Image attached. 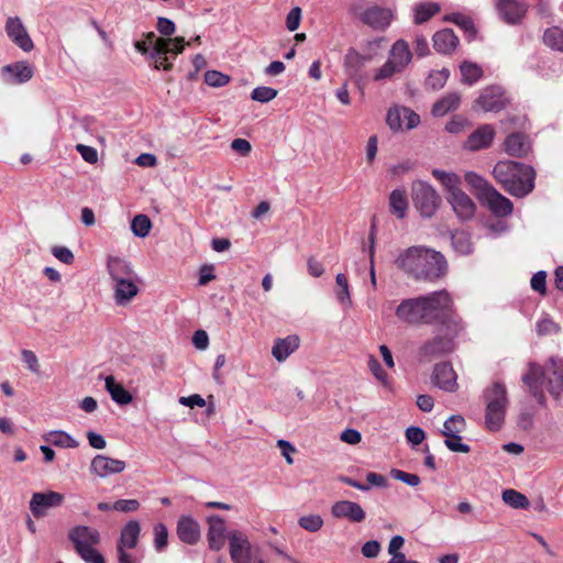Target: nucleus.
I'll use <instances>...</instances> for the list:
<instances>
[{
  "label": "nucleus",
  "instance_id": "1",
  "mask_svg": "<svg viewBox=\"0 0 563 563\" xmlns=\"http://www.w3.org/2000/svg\"><path fill=\"white\" fill-rule=\"evenodd\" d=\"M396 265L417 280L430 282L442 277L448 268L446 261L440 252L423 246H410L401 252Z\"/></svg>",
  "mask_w": 563,
  "mask_h": 563
},
{
  "label": "nucleus",
  "instance_id": "2",
  "mask_svg": "<svg viewBox=\"0 0 563 563\" xmlns=\"http://www.w3.org/2000/svg\"><path fill=\"white\" fill-rule=\"evenodd\" d=\"M421 299L424 324H437L440 327V331H449L453 335H459L463 330V324L454 313L453 301L448 291H434L421 296Z\"/></svg>",
  "mask_w": 563,
  "mask_h": 563
},
{
  "label": "nucleus",
  "instance_id": "3",
  "mask_svg": "<svg viewBox=\"0 0 563 563\" xmlns=\"http://www.w3.org/2000/svg\"><path fill=\"white\" fill-rule=\"evenodd\" d=\"M493 175L505 191L518 198L526 197L534 188V169L519 162L500 161L495 165Z\"/></svg>",
  "mask_w": 563,
  "mask_h": 563
},
{
  "label": "nucleus",
  "instance_id": "4",
  "mask_svg": "<svg viewBox=\"0 0 563 563\" xmlns=\"http://www.w3.org/2000/svg\"><path fill=\"white\" fill-rule=\"evenodd\" d=\"M485 402V427L489 431H498L505 422L506 411L509 405L506 386L494 383L483 393Z\"/></svg>",
  "mask_w": 563,
  "mask_h": 563
},
{
  "label": "nucleus",
  "instance_id": "5",
  "mask_svg": "<svg viewBox=\"0 0 563 563\" xmlns=\"http://www.w3.org/2000/svg\"><path fill=\"white\" fill-rule=\"evenodd\" d=\"M68 539L76 553L86 563H106L103 555L96 549L101 542L100 532L92 527L78 525L68 531Z\"/></svg>",
  "mask_w": 563,
  "mask_h": 563
},
{
  "label": "nucleus",
  "instance_id": "6",
  "mask_svg": "<svg viewBox=\"0 0 563 563\" xmlns=\"http://www.w3.org/2000/svg\"><path fill=\"white\" fill-rule=\"evenodd\" d=\"M412 60V53L409 44L400 38L397 40L389 51L388 59L376 69L373 79L383 81L391 79L394 75L402 73Z\"/></svg>",
  "mask_w": 563,
  "mask_h": 563
},
{
  "label": "nucleus",
  "instance_id": "7",
  "mask_svg": "<svg viewBox=\"0 0 563 563\" xmlns=\"http://www.w3.org/2000/svg\"><path fill=\"white\" fill-rule=\"evenodd\" d=\"M411 196L415 207L426 218L432 217L441 202V198L434 188L422 180L412 183Z\"/></svg>",
  "mask_w": 563,
  "mask_h": 563
},
{
  "label": "nucleus",
  "instance_id": "8",
  "mask_svg": "<svg viewBox=\"0 0 563 563\" xmlns=\"http://www.w3.org/2000/svg\"><path fill=\"white\" fill-rule=\"evenodd\" d=\"M444 334H438L433 339L427 340L419 347L418 356L420 361L430 362L437 357L451 353L455 349L454 338L449 331Z\"/></svg>",
  "mask_w": 563,
  "mask_h": 563
},
{
  "label": "nucleus",
  "instance_id": "9",
  "mask_svg": "<svg viewBox=\"0 0 563 563\" xmlns=\"http://www.w3.org/2000/svg\"><path fill=\"white\" fill-rule=\"evenodd\" d=\"M500 21L508 25H519L525 20L529 4L523 0H493Z\"/></svg>",
  "mask_w": 563,
  "mask_h": 563
},
{
  "label": "nucleus",
  "instance_id": "10",
  "mask_svg": "<svg viewBox=\"0 0 563 563\" xmlns=\"http://www.w3.org/2000/svg\"><path fill=\"white\" fill-rule=\"evenodd\" d=\"M229 540L230 556L233 563H252L253 548L245 533L231 530L227 536Z\"/></svg>",
  "mask_w": 563,
  "mask_h": 563
},
{
  "label": "nucleus",
  "instance_id": "11",
  "mask_svg": "<svg viewBox=\"0 0 563 563\" xmlns=\"http://www.w3.org/2000/svg\"><path fill=\"white\" fill-rule=\"evenodd\" d=\"M545 380L547 366L543 368L537 363H529L528 372L522 376V382L541 406L545 405V395L542 389Z\"/></svg>",
  "mask_w": 563,
  "mask_h": 563
},
{
  "label": "nucleus",
  "instance_id": "12",
  "mask_svg": "<svg viewBox=\"0 0 563 563\" xmlns=\"http://www.w3.org/2000/svg\"><path fill=\"white\" fill-rule=\"evenodd\" d=\"M386 123L393 131L412 130L420 123V117L407 107H394L387 112Z\"/></svg>",
  "mask_w": 563,
  "mask_h": 563
},
{
  "label": "nucleus",
  "instance_id": "13",
  "mask_svg": "<svg viewBox=\"0 0 563 563\" xmlns=\"http://www.w3.org/2000/svg\"><path fill=\"white\" fill-rule=\"evenodd\" d=\"M475 103L485 112H499L508 104V99L500 86H489L483 89Z\"/></svg>",
  "mask_w": 563,
  "mask_h": 563
},
{
  "label": "nucleus",
  "instance_id": "14",
  "mask_svg": "<svg viewBox=\"0 0 563 563\" xmlns=\"http://www.w3.org/2000/svg\"><path fill=\"white\" fill-rule=\"evenodd\" d=\"M64 495L57 492L33 493L30 500V510L35 518L45 517L51 508L59 507Z\"/></svg>",
  "mask_w": 563,
  "mask_h": 563
},
{
  "label": "nucleus",
  "instance_id": "15",
  "mask_svg": "<svg viewBox=\"0 0 563 563\" xmlns=\"http://www.w3.org/2000/svg\"><path fill=\"white\" fill-rule=\"evenodd\" d=\"M4 31L8 37L23 52L29 53L34 48L33 41L19 16H9L5 21Z\"/></svg>",
  "mask_w": 563,
  "mask_h": 563
},
{
  "label": "nucleus",
  "instance_id": "16",
  "mask_svg": "<svg viewBox=\"0 0 563 563\" xmlns=\"http://www.w3.org/2000/svg\"><path fill=\"white\" fill-rule=\"evenodd\" d=\"M331 515L336 519H345L352 523H361L366 518L362 506L351 500H339L331 506Z\"/></svg>",
  "mask_w": 563,
  "mask_h": 563
},
{
  "label": "nucleus",
  "instance_id": "17",
  "mask_svg": "<svg viewBox=\"0 0 563 563\" xmlns=\"http://www.w3.org/2000/svg\"><path fill=\"white\" fill-rule=\"evenodd\" d=\"M397 318L406 323H423V308L421 296L402 300L396 309Z\"/></svg>",
  "mask_w": 563,
  "mask_h": 563
},
{
  "label": "nucleus",
  "instance_id": "18",
  "mask_svg": "<svg viewBox=\"0 0 563 563\" xmlns=\"http://www.w3.org/2000/svg\"><path fill=\"white\" fill-rule=\"evenodd\" d=\"M547 383L549 393L559 398L563 394V360L550 357L547 363Z\"/></svg>",
  "mask_w": 563,
  "mask_h": 563
},
{
  "label": "nucleus",
  "instance_id": "19",
  "mask_svg": "<svg viewBox=\"0 0 563 563\" xmlns=\"http://www.w3.org/2000/svg\"><path fill=\"white\" fill-rule=\"evenodd\" d=\"M432 383L440 389L454 393L457 389L456 374L450 363H439L432 373Z\"/></svg>",
  "mask_w": 563,
  "mask_h": 563
},
{
  "label": "nucleus",
  "instance_id": "20",
  "mask_svg": "<svg viewBox=\"0 0 563 563\" xmlns=\"http://www.w3.org/2000/svg\"><path fill=\"white\" fill-rule=\"evenodd\" d=\"M125 466V462L122 460L98 454L92 459L90 463V471L97 476L104 478L107 476L123 472Z\"/></svg>",
  "mask_w": 563,
  "mask_h": 563
},
{
  "label": "nucleus",
  "instance_id": "21",
  "mask_svg": "<svg viewBox=\"0 0 563 563\" xmlns=\"http://www.w3.org/2000/svg\"><path fill=\"white\" fill-rule=\"evenodd\" d=\"M360 18L363 23L374 30H385L389 26L394 15L391 10L374 5L364 10Z\"/></svg>",
  "mask_w": 563,
  "mask_h": 563
},
{
  "label": "nucleus",
  "instance_id": "22",
  "mask_svg": "<svg viewBox=\"0 0 563 563\" xmlns=\"http://www.w3.org/2000/svg\"><path fill=\"white\" fill-rule=\"evenodd\" d=\"M209 529L207 539L209 548L213 551H220L224 547L225 538V522L223 518L218 515H211L207 518Z\"/></svg>",
  "mask_w": 563,
  "mask_h": 563
},
{
  "label": "nucleus",
  "instance_id": "23",
  "mask_svg": "<svg viewBox=\"0 0 563 563\" xmlns=\"http://www.w3.org/2000/svg\"><path fill=\"white\" fill-rule=\"evenodd\" d=\"M495 137V130L490 124H483L470 134L464 143V148L476 152L492 145Z\"/></svg>",
  "mask_w": 563,
  "mask_h": 563
},
{
  "label": "nucleus",
  "instance_id": "24",
  "mask_svg": "<svg viewBox=\"0 0 563 563\" xmlns=\"http://www.w3.org/2000/svg\"><path fill=\"white\" fill-rule=\"evenodd\" d=\"M489 210L497 217H506L512 212V202L494 187L482 198Z\"/></svg>",
  "mask_w": 563,
  "mask_h": 563
},
{
  "label": "nucleus",
  "instance_id": "25",
  "mask_svg": "<svg viewBox=\"0 0 563 563\" xmlns=\"http://www.w3.org/2000/svg\"><path fill=\"white\" fill-rule=\"evenodd\" d=\"M177 536L181 542L194 545L200 539L199 523L190 516H183L177 522Z\"/></svg>",
  "mask_w": 563,
  "mask_h": 563
},
{
  "label": "nucleus",
  "instance_id": "26",
  "mask_svg": "<svg viewBox=\"0 0 563 563\" xmlns=\"http://www.w3.org/2000/svg\"><path fill=\"white\" fill-rule=\"evenodd\" d=\"M449 201L460 219L467 220L474 216L475 205L472 199L461 189L450 194Z\"/></svg>",
  "mask_w": 563,
  "mask_h": 563
},
{
  "label": "nucleus",
  "instance_id": "27",
  "mask_svg": "<svg viewBox=\"0 0 563 563\" xmlns=\"http://www.w3.org/2000/svg\"><path fill=\"white\" fill-rule=\"evenodd\" d=\"M363 58L364 57L358 54V51L353 47L349 48L344 56V71L350 78L354 79L356 82L361 81L362 70L368 63L366 59Z\"/></svg>",
  "mask_w": 563,
  "mask_h": 563
},
{
  "label": "nucleus",
  "instance_id": "28",
  "mask_svg": "<svg viewBox=\"0 0 563 563\" xmlns=\"http://www.w3.org/2000/svg\"><path fill=\"white\" fill-rule=\"evenodd\" d=\"M505 152L515 157H525L531 150V144L522 133H511L504 142Z\"/></svg>",
  "mask_w": 563,
  "mask_h": 563
},
{
  "label": "nucleus",
  "instance_id": "29",
  "mask_svg": "<svg viewBox=\"0 0 563 563\" xmlns=\"http://www.w3.org/2000/svg\"><path fill=\"white\" fill-rule=\"evenodd\" d=\"M169 41H163V37L155 41L154 47L148 55V59L153 62L155 69L170 70L173 63L168 60Z\"/></svg>",
  "mask_w": 563,
  "mask_h": 563
},
{
  "label": "nucleus",
  "instance_id": "30",
  "mask_svg": "<svg viewBox=\"0 0 563 563\" xmlns=\"http://www.w3.org/2000/svg\"><path fill=\"white\" fill-rule=\"evenodd\" d=\"M432 40L434 49L444 55L452 54L459 44V37L451 29L435 32Z\"/></svg>",
  "mask_w": 563,
  "mask_h": 563
},
{
  "label": "nucleus",
  "instance_id": "31",
  "mask_svg": "<svg viewBox=\"0 0 563 563\" xmlns=\"http://www.w3.org/2000/svg\"><path fill=\"white\" fill-rule=\"evenodd\" d=\"M299 346V338L297 335H288L284 339H278L273 347L272 354L278 361H285L291 353Z\"/></svg>",
  "mask_w": 563,
  "mask_h": 563
},
{
  "label": "nucleus",
  "instance_id": "32",
  "mask_svg": "<svg viewBox=\"0 0 563 563\" xmlns=\"http://www.w3.org/2000/svg\"><path fill=\"white\" fill-rule=\"evenodd\" d=\"M461 103V95L456 91L449 92L433 103L431 113L433 117H444L451 111L456 110Z\"/></svg>",
  "mask_w": 563,
  "mask_h": 563
},
{
  "label": "nucleus",
  "instance_id": "33",
  "mask_svg": "<svg viewBox=\"0 0 563 563\" xmlns=\"http://www.w3.org/2000/svg\"><path fill=\"white\" fill-rule=\"evenodd\" d=\"M139 288L134 282V277L128 279H120L115 282L114 287V299L118 305H124L129 302L133 297L137 295Z\"/></svg>",
  "mask_w": 563,
  "mask_h": 563
},
{
  "label": "nucleus",
  "instance_id": "34",
  "mask_svg": "<svg viewBox=\"0 0 563 563\" xmlns=\"http://www.w3.org/2000/svg\"><path fill=\"white\" fill-rule=\"evenodd\" d=\"M3 74L11 75V80L14 84H23L33 77V68L26 62H16L2 67Z\"/></svg>",
  "mask_w": 563,
  "mask_h": 563
},
{
  "label": "nucleus",
  "instance_id": "35",
  "mask_svg": "<svg viewBox=\"0 0 563 563\" xmlns=\"http://www.w3.org/2000/svg\"><path fill=\"white\" fill-rule=\"evenodd\" d=\"M141 533L140 522L130 520L121 530L118 548L134 549Z\"/></svg>",
  "mask_w": 563,
  "mask_h": 563
},
{
  "label": "nucleus",
  "instance_id": "36",
  "mask_svg": "<svg viewBox=\"0 0 563 563\" xmlns=\"http://www.w3.org/2000/svg\"><path fill=\"white\" fill-rule=\"evenodd\" d=\"M109 274L114 282L135 277L131 264L120 257H111L108 261Z\"/></svg>",
  "mask_w": 563,
  "mask_h": 563
},
{
  "label": "nucleus",
  "instance_id": "37",
  "mask_svg": "<svg viewBox=\"0 0 563 563\" xmlns=\"http://www.w3.org/2000/svg\"><path fill=\"white\" fill-rule=\"evenodd\" d=\"M106 389L112 400L121 406L132 401V395L121 384L117 383L113 376L106 377Z\"/></svg>",
  "mask_w": 563,
  "mask_h": 563
},
{
  "label": "nucleus",
  "instance_id": "38",
  "mask_svg": "<svg viewBox=\"0 0 563 563\" xmlns=\"http://www.w3.org/2000/svg\"><path fill=\"white\" fill-rule=\"evenodd\" d=\"M44 441L47 443L65 449H75L79 445L78 441L75 440L70 434L62 430H54L43 434Z\"/></svg>",
  "mask_w": 563,
  "mask_h": 563
},
{
  "label": "nucleus",
  "instance_id": "39",
  "mask_svg": "<svg viewBox=\"0 0 563 563\" xmlns=\"http://www.w3.org/2000/svg\"><path fill=\"white\" fill-rule=\"evenodd\" d=\"M389 207L393 214L404 219L408 209V199L404 189H394L389 196Z\"/></svg>",
  "mask_w": 563,
  "mask_h": 563
},
{
  "label": "nucleus",
  "instance_id": "40",
  "mask_svg": "<svg viewBox=\"0 0 563 563\" xmlns=\"http://www.w3.org/2000/svg\"><path fill=\"white\" fill-rule=\"evenodd\" d=\"M384 42V37H376L373 40L364 41L361 43V51H358V54L364 57L363 59H366L368 63H371L376 57L380 56Z\"/></svg>",
  "mask_w": 563,
  "mask_h": 563
},
{
  "label": "nucleus",
  "instance_id": "41",
  "mask_svg": "<svg viewBox=\"0 0 563 563\" xmlns=\"http://www.w3.org/2000/svg\"><path fill=\"white\" fill-rule=\"evenodd\" d=\"M451 241L454 250L461 255H470L474 250L471 235L465 231H454Z\"/></svg>",
  "mask_w": 563,
  "mask_h": 563
},
{
  "label": "nucleus",
  "instance_id": "42",
  "mask_svg": "<svg viewBox=\"0 0 563 563\" xmlns=\"http://www.w3.org/2000/svg\"><path fill=\"white\" fill-rule=\"evenodd\" d=\"M441 433L445 437L444 444L450 451L460 453H468L471 451L470 445L462 443L460 430L446 428V431H441Z\"/></svg>",
  "mask_w": 563,
  "mask_h": 563
},
{
  "label": "nucleus",
  "instance_id": "43",
  "mask_svg": "<svg viewBox=\"0 0 563 563\" xmlns=\"http://www.w3.org/2000/svg\"><path fill=\"white\" fill-rule=\"evenodd\" d=\"M440 11V5L435 2H421L413 9V22L422 24Z\"/></svg>",
  "mask_w": 563,
  "mask_h": 563
},
{
  "label": "nucleus",
  "instance_id": "44",
  "mask_svg": "<svg viewBox=\"0 0 563 563\" xmlns=\"http://www.w3.org/2000/svg\"><path fill=\"white\" fill-rule=\"evenodd\" d=\"M462 82L468 86L474 85L483 76L482 68L474 63L463 62L460 66Z\"/></svg>",
  "mask_w": 563,
  "mask_h": 563
},
{
  "label": "nucleus",
  "instance_id": "45",
  "mask_svg": "<svg viewBox=\"0 0 563 563\" xmlns=\"http://www.w3.org/2000/svg\"><path fill=\"white\" fill-rule=\"evenodd\" d=\"M433 177L439 180L450 194L460 189V177L454 173H448L441 169L432 170Z\"/></svg>",
  "mask_w": 563,
  "mask_h": 563
},
{
  "label": "nucleus",
  "instance_id": "46",
  "mask_svg": "<svg viewBox=\"0 0 563 563\" xmlns=\"http://www.w3.org/2000/svg\"><path fill=\"white\" fill-rule=\"evenodd\" d=\"M335 284L338 288L335 292L338 301L343 306L351 307L352 300L346 276L342 273L338 274L335 277Z\"/></svg>",
  "mask_w": 563,
  "mask_h": 563
},
{
  "label": "nucleus",
  "instance_id": "47",
  "mask_svg": "<svg viewBox=\"0 0 563 563\" xmlns=\"http://www.w3.org/2000/svg\"><path fill=\"white\" fill-rule=\"evenodd\" d=\"M503 500L515 509H527L530 505L527 496L515 489L504 490Z\"/></svg>",
  "mask_w": 563,
  "mask_h": 563
},
{
  "label": "nucleus",
  "instance_id": "48",
  "mask_svg": "<svg viewBox=\"0 0 563 563\" xmlns=\"http://www.w3.org/2000/svg\"><path fill=\"white\" fill-rule=\"evenodd\" d=\"M465 181L477 190V195L481 200L488 192V190L493 188V186L485 178L474 172H467L465 174Z\"/></svg>",
  "mask_w": 563,
  "mask_h": 563
},
{
  "label": "nucleus",
  "instance_id": "49",
  "mask_svg": "<svg viewBox=\"0 0 563 563\" xmlns=\"http://www.w3.org/2000/svg\"><path fill=\"white\" fill-rule=\"evenodd\" d=\"M152 228L151 219L146 214H137L131 222V230L135 236L145 238Z\"/></svg>",
  "mask_w": 563,
  "mask_h": 563
},
{
  "label": "nucleus",
  "instance_id": "50",
  "mask_svg": "<svg viewBox=\"0 0 563 563\" xmlns=\"http://www.w3.org/2000/svg\"><path fill=\"white\" fill-rule=\"evenodd\" d=\"M544 44L553 49L563 52V30L560 27H551L544 32Z\"/></svg>",
  "mask_w": 563,
  "mask_h": 563
},
{
  "label": "nucleus",
  "instance_id": "51",
  "mask_svg": "<svg viewBox=\"0 0 563 563\" xmlns=\"http://www.w3.org/2000/svg\"><path fill=\"white\" fill-rule=\"evenodd\" d=\"M449 77L450 70L446 68L431 71L426 80V86L432 90H439L444 87Z\"/></svg>",
  "mask_w": 563,
  "mask_h": 563
},
{
  "label": "nucleus",
  "instance_id": "52",
  "mask_svg": "<svg viewBox=\"0 0 563 563\" xmlns=\"http://www.w3.org/2000/svg\"><path fill=\"white\" fill-rule=\"evenodd\" d=\"M154 548L157 552H162L168 544V530L164 523H156L153 528Z\"/></svg>",
  "mask_w": 563,
  "mask_h": 563
},
{
  "label": "nucleus",
  "instance_id": "53",
  "mask_svg": "<svg viewBox=\"0 0 563 563\" xmlns=\"http://www.w3.org/2000/svg\"><path fill=\"white\" fill-rule=\"evenodd\" d=\"M537 333L540 336L552 335L560 332V327L548 316L542 317L536 325Z\"/></svg>",
  "mask_w": 563,
  "mask_h": 563
},
{
  "label": "nucleus",
  "instance_id": "54",
  "mask_svg": "<svg viewBox=\"0 0 563 563\" xmlns=\"http://www.w3.org/2000/svg\"><path fill=\"white\" fill-rule=\"evenodd\" d=\"M277 93L278 91L272 87L261 86L253 89L251 98L254 101L265 103L276 98Z\"/></svg>",
  "mask_w": 563,
  "mask_h": 563
},
{
  "label": "nucleus",
  "instance_id": "55",
  "mask_svg": "<svg viewBox=\"0 0 563 563\" xmlns=\"http://www.w3.org/2000/svg\"><path fill=\"white\" fill-rule=\"evenodd\" d=\"M298 525L309 532H317L322 528L323 519L319 515L303 516L299 518Z\"/></svg>",
  "mask_w": 563,
  "mask_h": 563
},
{
  "label": "nucleus",
  "instance_id": "56",
  "mask_svg": "<svg viewBox=\"0 0 563 563\" xmlns=\"http://www.w3.org/2000/svg\"><path fill=\"white\" fill-rule=\"evenodd\" d=\"M229 81L230 77L218 70H208L205 74V82L211 87H223Z\"/></svg>",
  "mask_w": 563,
  "mask_h": 563
},
{
  "label": "nucleus",
  "instance_id": "57",
  "mask_svg": "<svg viewBox=\"0 0 563 563\" xmlns=\"http://www.w3.org/2000/svg\"><path fill=\"white\" fill-rule=\"evenodd\" d=\"M393 478L400 481L409 486L416 487L420 484V477L416 474L407 473L401 470L394 468L390 471Z\"/></svg>",
  "mask_w": 563,
  "mask_h": 563
},
{
  "label": "nucleus",
  "instance_id": "58",
  "mask_svg": "<svg viewBox=\"0 0 563 563\" xmlns=\"http://www.w3.org/2000/svg\"><path fill=\"white\" fill-rule=\"evenodd\" d=\"M368 367H369L372 374L375 376V378L377 380H379L384 385H387V383H388V380H387L388 375L385 372V369L382 367V365H380V363L378 362L377 358H375L374 356H369V358H368Z\"/></svg>",
  "mask_w": 563,
  "mask_h": 563
},
{
  "label": "nucleus",
  "instance_id": "59",
  "mask_svg": "<svg viewBox=\"0 0 563 563\" xmlns=\"http://www.w3.org/2000/svg\"><path fill=\"white\" fill-rule=\"evenodd\" d=\"M52 254L62 263L70 265L75 261L74 253L66 246H53Z\"/></svg>",
  "mask_w": 563,
  "mask_h": 563
},
{
  "label": "nucleus",
  "instance_id": "60",
  "mask_svg": "<svg viewBox=\"0 0 563 563\" xmlns=\"http://www.w3.org/2000/svg\"><path fill=\"white\" fill-rule=\"evenodd\" d=\"M112 508L120 512H133L140 508V503L136 499H119L112 504Z\"/></svg>",
  "mask_w": 563,
  "mask_h": 563
},
{
  "label": "nucleus",
  "instance_id": "61",
  "mask_svg": "<svg viewBox=\"0 0 563 563\" xmlns=\"http://www.w3.org/2000/svg\"><path fill=\"white\" fill-rule=\"evenodd\" d=\"M531 288L540 294H545L547 291V273L544 271L537 272L531 280Z\"/></svg>",
  "mask_w": 563,
  "mask_h": 563
},
{
  "label": "nucleus",
  "instance_id": "62",
  "mask_svg": "<svg viewBox=\"0 0 563 563\" xmlns=\"http://www.w3.org/2000/svg\"><path fill=\"white\" fill-rule=\"evenodd\" d=\"M300 20H301V9H300L299 7H295V8H292V9L288 12V14H287V18H286V27H287L290 32L296 31V30L299 27Z\"/></svg>",
  "mask_w": 563,
  "mask_h": 563
},
{
  "label": "nucleus",
  "instance_id": "63",
  "mask_svg": "<svg viewBox=\"0 0 563 563\" xmlns=\"http://www.w3.org/2000/svg\"><path fill=\"white\" fill-rule=\"evenodd\" d=\"M23 362L26 364V367L32 372L37 374L40 372V364L37 356L31 350H22L21 352Z\"/></svg>",
  "mask_w": 563,
  "mask_h": 563
},
{
  "label": "nucleus",
  "instance_id": "64",
  "mask_svg": "<svg viewBox=\"0 0 563 563\" xmlns=\"http://www.w3.org/2000/svg\"><path fill=\"white\" fill-rule=\"evenodd\" d=\"M157 31L164 35V36H170L175 33L176 31V25L175 23L167 19V18H163V16H159L157 19Z\"/></svg>",
  "mask_w": 563,
  "mask_h": 563
}]
</instances>
